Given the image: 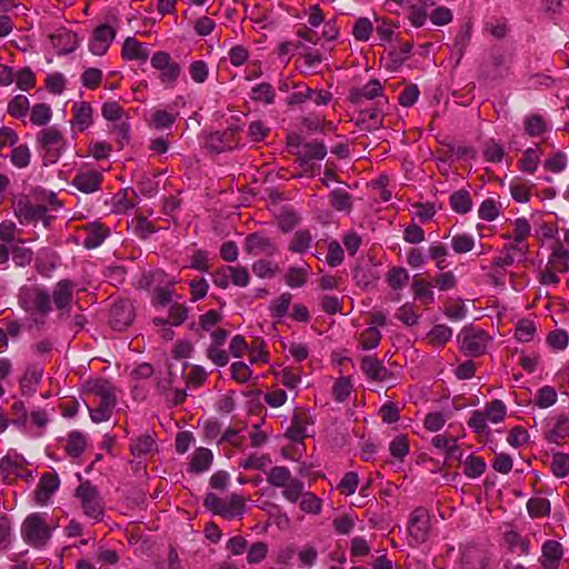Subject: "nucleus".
<instances>
[{
  "instance_id": "nucleus-5",
  "label": "nucleus",
  "mask_w": 569,
  "mask_h": 569,
  "mask_svg": "<svg viewBox=\"0 0 569 569\" xmlns=\"http://www.w3.org/2000/svg\"><path fill=\"white\" fill-rule=\"evenodd\" d=\"M153 69L158 71V79L166 88H173L181 74V66L166 51H157L150 59Z\"/></svg>"
},
{
  "instance_id": "nucleus-20",
  "label": "nucleus",
  "mask_w": 569,
  "mask_h": 569,
  "mask_svg": "<svg viewBox=\"0 0 569 569\" xmlns=\"http://www.w3.org/2000/svg\"><path fill=\"white\" fill-rule=\"evenodd\" d=\"M295 153L298 156L300 166L303 167L311 160H322L327 156V148L322 142L310 141L301 144Z\"/></svg>"
},
{
  "instance_id": "nucleus-21",
  "label": "nucleus",
  "mask_w": 569,
  "mask_h": 569,
  "mask_svg": "<svg viewBox=\"0 0 569 569\" xmlns=\"http://www.w3.org/2000/svg\"><path fill=\"white\" fill-rule=\"evenodd\" d=\"M383 88L378 80H370L362 88H356L350 91L349 99L355 104H360L365 100H372L382 96Z\"/></svg>"
},
{
  "instance_id": "nucleus-11",
  "label": "nucleus",
  "mask_w": 569,
  "mask_h": 569,
  "mask_svg": "<svg viewBox=\"0 0 569 569\" xmlns=\"http://www.w3.org/2000/svg\"><path fill=\"white\" fill-rule=\"evenodd\" d=\"M16 216L22 223L42 221L46 227L50 223V219L47 216V207L43 204L32 203L29 200L18 201Z\"/></svg>"
},
{
  "instance_id": "nucleus-54",
  "label": "nucleus",
  "mask_w": 569,
  "mask_h": 569,
  "mask_svg": "<svg viewBox=\"0 0 569 569\" xmlns=\"http://www.w3.org/2000/svg\"><path fill=\"white\" fill-rule=\"evenodd\" d=\"M535 333L536 326L531 320L521 319L518 321L515 332L517 340L521 342H529L533 339Z\"/></svg>"
},
{
  "instance_id": "nucleus-53",
  "label": "nucleus",
  "mask_w": 569,
  "mask_h": 569,
  "mask_svg": "<svg viewBox=\"0 0 569 569\" xmlns=\"http://www.w3.org/2000/svg\"><path fill=\"white\" fill-rule=\"evenodd\" d=\"M539 161V150L536 148H528L520 160V169L525 172L533 173L537 170Z\"/></svg>"
},
{
  "instance_id": "nucleus-45",
  "label": "nucleus",
  "mask_w": 569,
  "mask_h": 569,
  "mask_svg": "<svg viewBox=\"0 0 569 569\" xmlns=\"http://www.w3.org/2000/svg\"><path fill=\"white\" fill-rule=\"evenodd\" d=\"M486 462L481 457L469 455L463 465V473L469 478H477L486 470Z\"/></svg>"
},
{
  "instance_id": "nucleus-51",
  "label": "nucleus",
  "mask_w": 569,
  "mask_h": 569,
  "mask_svg": "<svg viewBox=\"0 0 569 569\" xmlns=\"http://www.w3.org/2000/svg\"><path fill=\"white\" fill-rule=\"evenodd\" d=\"M483 412L486 413L487 420L492 423H499L505 419L507 408L501 400L496 399L486 406Z\"/></svg>"
},
{
  "instance_id": "nucleus-49",
  "label": "nucleus",
  "mask_w": 569,
  "mask_h": 569,
  "mask_svg": "<svg viewBox=\"0 0 569 569\" xmlns=\"http://www.w3.org/2000/svg\"><path fill=\"white\" fill-rule=\"evenodd\" d=\"M409 281V273L402 267H395L387 273V282L393 290L403 288Z\"/></svg>"
},
{
  "instance_id": "nucleus-42",
  "label": "nucleus",
  "mask_w": 569,
  "mask_h": 569,
  "mask_svg": "<svg viewBox=\"0 0 569 569\" xmlns=\"http://www.w3.org/2000/svg\"><path fill=\"white\" fill-rule=\"evenodd\" d=\"M52 117V111L47 103H37L31 108L30 121L38 127L49 123Z\"/></svg>"
},
{
  "instance_id": "nucleus-50",
  "label": "nucleus",
  "mask_w": 569,
  "mask_h": 569,
  "mask_svg": "<svg viewBox=\"0 0 569 569\" xmlns=\"http://www.w3.org/2000/svg\"><path fill=\"white\" fill-rule=\"evenodd\" d=\"M391 456L402 461L409 452V440L406 435H398L389 445Z\"/></svg>"
},
{
  "instance_id": "nucleus-6",
  "label": "nucleus",
  "mask_w": 569,
  "mask_h": 569,
  "mask_svg": "<svg viewBox=\"0 0 569 569\" xmlns=\"http://www.w3.org/2000/svg\"><path fill=\"white\" fill-rule=\"evenodd\" d=\"M19 302L26 311H37L41 316H47L51 311V296L43 288L24 289L20 295Z\"/></svg>"
},
{
  "instance_id": "nucleus-26",
  "label": "nucleus",
  "mask_w": 569,
  "mask_h": 569,
  "mask_svg": "<svg viewBox=\"0 0 569 569\" xmlns=\"http://www.w3.org/2000/svg\"><path fill=\"white\" fill-rule=\"evenodd\" d=\"M60 486V479L56 472H44L40 477L34 498H49Z\"/></svg>"
},
{
  "instance_id": "nucleus-41",
  "label": "nucleus",
  "mask_w": 569,
  "mask_h": 569,
  "mask_svg": "<svg viewBox=\"0 0 569 569\" xmlns=\"http://www.w3.org/2000/svg\"><path fill=\"white\" fill-rule=\"evenodd\" d=\"M53 46L59 48L60 52L67 53L73 51L78 46L74 33L69 31L59 32L51 37Z\"/></svg>"
},
{
  "instance_id": "nucleus-43",
  "label": "nucleus",
  "mask_w": 569,
  "mask_h": 569,
  "mask_svg": "<svg viewBox=\"0 0 569 569\" xmlns=\"http://www.w3.org/2000/svg\"><path fill=\"white\" fill-rule=\"evenodd\" d=\"M311 242L312 236L309 230H298L292 237V240L289 244V250L292 252L302 253L309 249Z\"/></svg>"
},
{
  "instance_id": "nucleus-23",
  "label": "nucleus",
  "mask_w": 569,
  "mask_h": 569,
  "mask_svg": "<svg viewBox=\"0 0 569 569\" xmlns=\"http://www.w3.org/2000/svg\"><path fill=\"white\" fill-rule=\"evenodd\" d=\"M356 124L363 130L372 131L383 126V117L378 108L366 109L359 112Z\"/></svg>"
},
{
  "instance_id": "nucleus-47",
  "label": "nucleus",
  "mask_w": 569,
  "mask_h": 569,
  "mask_svg": "<svg viewBox=\"0 0 569 569\" xmlns=\"http://www.w3.org/2000/svg\"><path fill=\"white\" fill-rule=\"evenodd\" d=\"M291 299L292 296L289 292H284L274 299L269 307L271 317L281 319L284 315H287Z\"/></svg>"
},
{
  "instance_id": "nucleus-52",
  "label": "nucleus",
  "mask_w": 569,
  "mask_h": 569,
  "mask_svg": "<svg viewBox=\"0 0 569 569\" xmlns=\"http://www.w3.org/2000/svg\"><path fill=\"white\" fill-rule=\"evenodd\" d=\"M13 540L11 520L7 516L0 517V552L10 549Z\"/></svg>"
},
{
  "instance_id": "nucleus-36",
  "label": "nucleus",
  "mask_w": 569,
  "mask_h": 569,
  "mask_svg": "<svg viewBox=\"0 0 569 569\" xmlns=\"http://www.w3.org/2000/svg\"><path fill=\"white\" fill-rule=\"evenodd\" d=\"M276 92L269 82H261L251 89L250 99L254 102L271 104L274 102Z\"/></svg>"
},
{
  "instance_id": "nucleus-48",
  "label": "nucleus",
  "mask_w": 569,
  "mask_h": 569,
  "mask_svg": "<svg viewBox=\"0 0 569 569\" xmlns=\"http://www.w3.org/2000/svg\"><path fill=\"white\" fill-rule=\"evenodd\" d=\"M29 107V99L23 94H18L9 101L8 113L13 118L20 119L27 114Z\"/></svg>"
},
{
  "instance_id": "nucleus-28",
  "label": "nucleus",
  "mask_w": 569,
  "mask_h": 569,
  "mask_svg": "<svg viewBox=\"0 0 569 569\" xmlns=\"http://www.w3.org/2000/svg\"><path fill=\"white\" fill-rule=\"evenodd\" d=\"M547 266L557 272L566 273L569 270V250L561 243L556 244Z\"/></svg>"
},
{
  "instance_id": "nucleus-16",
  "label": "nucleus",
  "mask_w": 569,
  "mask_h": 569,
  "mask_svg": "<svg viewBox=\"0 0 569 569\" xmlns=\"http://www.w3.org/2000/svg\"><path fill=\"white\" fill-rule=\"evenodd\" d=\"M360 369L370 380L383 382L392 378V373L383 366L382 361L373 356L363 357Z\"/></svg>"
},
{
  "instance_id": "nucleus-10",
  "label": "nucleus",
  "mask_w": 569,
  "mask_h": 569,
  "mask_svg": "<svg viewBox=\"0 0 569 569\" xmlns=\"http://www.w3.org/2000/svg\"><path fill=\"white\" fill-rule=\"evenodd\" d=\"M0 471L3 479L11 483L16 479H28L32 472L26 466V461L21 456H7L1 459Z\"/></svg>"
},
{
  "instance_id": "nucleus-12",
  "label": "nucleus",
  "mask_w": 569,
  "mask_h": 569,
  "mask_svg": "<svg viewBox=\"0 0 569 569\" xmlns=\"http://www.w3.org/2000/svg\"><path fill=\"white\" fill-rule=\"evenodd\" d=\"M74 283L69 279L58 281L53 288L51 299L54 307L60 312V317L70 313L71 303L73 299Z\"/></svg>"
},
{
  "instance_id": "nucleus-38",
  "label": "nucleus",
  "mask_w": 569,
  "mask_h": 569,
  "mask_svg": "<svg viewBox=\"0 0 569 569\" xmlns=\"http://www.w3.org/2000/svg\"><path fill=\"white\" fill-rule=\"evenodd\" d=\"M569 438V417L560 416L558 417L553 428L550 430L548 435V440L555 443H561L566 439Z\"/></svg>"
},
{
  "instance_id": "nucleus-7",
  "label": "nucleus",
  "mask_w": 569,
  "mask_h": 569,
  "mask_svg": "<svg viewBox=\"0 0 569 569\" xmlns=\"http://www.w3.org/2000/svg\"><path fill=\"white\" fill-rule=\"evenodd\" d=\"M460 349L463 353L471 357L482 355L488 346L489 337L483 330L476 328H465L458 336Z\"/></svg>"
},
{
  "instance_id": "nucleus-18",
  "label": "nucleus",
  "mask_w": 569,
  "mask_h": 569,
  "mask_svg": "<svg viewBox=\"0 0 569 569\" xmlns=\"http://www.w3.org/2000/svg\"><path fill=\"white\" fill-rule=\"evenodd\" d=\"M102 182V174L94 170H81L73 178V186L84 193H92L99 190Z\"/></svg>"
},
{
  "instance_id": "nucleus-2",
  "label": "nucleus",
  "mask_w": 569,
  "mask_h": 569,
  "mask_svg": "<svg viewBox=\"0 0 569 569\" xmlns=\"http://www.w3.org/2000/svg\"><path fill=\"white\" fill-rule=\"evenodd\" d=\"M37 142L46 166L56 163L67 149V140L56 127H48L37 133Z\"/></svg>"
},
{
  "instance_id": "nucleus-31",
  "label": "nucleus",
  "mask_w": 569,
  "mask_h": 569,
  "mask_svg": "<svg viewBox=\"0 0 569 569\" xmlns=\"http://www.w3.org/2000/svg\"><path fill=\"white\" fill-rule=\"evenodd\" d=\"M307 415L305 412H295L291 427L287 430L286 436L296 442H301L306 437Z\"/></svg>"
},
{
  "instance_id": "nucleus-22",
  "label": "nucleus",
  "mask_w": 569,
  "mask_h": 569,
  "mask_svg": "<svg viewBox=\"0 0 569 569\" xmlns=\"http://www.w3.org/2000/svg\"><path fill=\"white\" fill-rule=\"evenodd\" d=\"M332 94L329 91H316L306 87L303 91L293 92L289 97V103L297 104L307 100H312L318 106H326L330 102Z\"/></svg>"
},
{
  "instance_id": "nucleus-24",
  "label": "nucleus",
  "mask_w": 569,
  "mask_h": 569,
  "mask_svg": "<svg viewBox=\"0 0 569 569\" xmlns=\"http://www.w3.org/2000/svg\"><path fill=\"white\" fill-rule=\"evenodd\" d=\"M213 461V455L210 449L200 447L193 451L190 458L189 470L201 473L207 471Z\"/></svg>"
},
{
  "instance_id": "nucleus-44",
  "label": "nucleus",
  "mask_w": 569,
  "mask_h": 569,
  "mask_svg": "<svg viewBox=\"0 0 569 569\" xmlns=\"http://www.w3.org/2000/svg\"><path fill=\"white\" fill-rule=\"evenodd\" d=\"M42 378V371L37 368H31L26 371L20 380V387L23 395H31L36 391V386Z\"/></svg>"
},
{
  "instance_id": "nucleus-19",
  "label": "nucleus",
  "mask_w": 569,
  "mask_h": 569,
  "mask_svg": "<svg viewBox=\"0 0 569 569\" xmlns=\"http://www.w3.org/2000/svg\"><path fill=\"white\" fill-rule=\"evenodd\" d=\"M83 247L98 248L109 236V229L99 222H92L83 227Z\"/></svg>"
},
{
  "instance_id": "nucleus-13",
  "label": "nucleus",
  "mask_w": 569,
  "mask_h": 569,
  "mask_svg": "<svg viewBox=\"0 0 569 569\" xmlns=\"http://www.w3.org/2000/svg\"><path fill=\"white\" fill-rule=\"evenodd\" d=\"M134 319L133 306L129 300H120L113 303L110 310V325L114 330L122 331Z\"/></svg>"
},
{
  "instance_id": "nucleus-35",
  "label": "nucleus",
  "mask_w": 569,
  "mask_h": 569,
  "mask_svg": "<svg viewBox=\"0 0 569 569\" xmlns=\"http://www.w3.org/2000/svg\"><path fill=\"white\" fill-rule=\"evenodd\" d=\"M24 239L19 238L17 244L10 247L12 253V260L18 267L29 266L33 260V251L30 248H26L23 244Z\"/></svg>"
},
{
  "instance_id": "nucleus-27",
  "label": "nucleus",
  "mask_w": 569,
  "mask_h": 569,
  "mask_svg": "<svg viewBox=\"0 0 569 569\" xmlns=\"http://www.w3.org/2000/svg\"><path fill=\"white\" fill-rule=\"evenodd\" d=\"M234 129L211 133L208 139V144L217 152L231 150L234 147Z\"/></svg>"
},
{
  "instance_id": "nucleus-60",
  "label": "nucleus",
  "mask_w": 569,
  "mask_h": 569,
  "mask_svg": "<svg viewBox=\"0 0 569 569\" xmlns=\"http://www.w3.org/2000/svg\"><path fill=\"white\" fill-rule=\"evenodd\" d=\"M381 340V333L376 327H369L360 335V345L362 349L370 350L376 348Z\"/></svg>"
},
{
  "instance_id": "nucleus-58",
  "label": "nucleus",
  "mask_w": 569,
  "mask_h": 569,
  "mask_svg": "<svg viewBox=\"0 0 569 569\" xmlns=\"http://www.w3.org/2000/svg\"><path fill=\"white\" fill-rule=\"evenodd\" d=\"M452 336V330L446 325L435 326L428 333L429 341L432 345H445Z\"/></svg>"
},
{
  "instance_id": "nucleus-33",
  "label": "nucleus",
  "mask_w": 569,
  "mask_h": 569,
  "mask_svg": "<svg viewBox=\"0 0 569 569\" xmlns=\"http://www.w3.org/2000/svg\"><path fill=\"white\" fill-rule=\"evenodd\" d=\"M130 449L134 456L150 455L157 450V443L152 435L146 433L136 438L131 442Z\"/></svg>"
},
{
  "instance_id": "nucleus-25",
  "label": "nucleus",
  "mask_w": 569,
  "mask_h": 569,
  "mask_svg": "<svg viewBox=\"0 0 569 569\" xmlns=\"http://www.w3.org/2000/svg\"><path fill=\"white\" fill-rule=\"evenodd\" d=\"M523 128L526 133L530 137H540L551 130L549 121L539 113L527 116L523 120Z\"/></svg>"
},
{
  "instance_id": "nucleus-37",
  "label": "nucleus",
  "mask_w": 569,
  "mask_h": 569,
  "mask_svg": "<svg viewBox=\"0 0 569 569\" xmlns=\"http://www.w3.org/2000/svg\"><path fill=\"white\" fill-rule=\"evenodd\" d=\"M86 446V437L79 431H72L68 436L66 452L71 458H78L84 451Z\"/></svg>"
},
{
  "instance_id": "nucleus-1",
  "label": "nucleus",
  "mask_w": 569,
  "mask_h": 569,
  "mask_svg": "<svg viewBox=\"0 0 569 569\" xmlns=\"http://www.w3.org/2000/svg\"><path fill=\"white\" fill-rule=\"evenodd\" d=\"M87 392L97 401L94 408L87 405L92 421L99 423L109 420L117 405L113 386L107 380L97 379L88 382Z\"/></svg>"
},
{
  "instance_id": "nucleus-29",
  "label": "nucleus",
  "mask_w": 569,
  "mask_h": 569,
  "mask_svg": "<svg viewBox=\"0 0 569 569\" xmlns=\"http://www.w3.org/2000/svg\"><path fill=\"white\" fill-rule=\"evenodd\" d=\"M411 288L415 299L421 301L423 305H430L435 301V295L431 290L430 282L426 281L419 274L413 277Z\"/></svg>"
},
{
  "instance_id": "nucleus-57",
  "label": "nucleus",
  "mask_w": 569,
  "mask_h": 569,
  "mask_svg": "<svg viewBox=\"0 0 569 569\" xmlns=\"http://www.w3.org/2000/svg\"><path fill=\"white\" fill-rule=\"evenodd\" d=\"M451 247L456 253H467L475 247V239L471 234L460 233L451 239Z\"/></svg>"
},
{
  "instance_id": "nucleus-61",
  "label": "nucleus",
  "mask_w": 569,
  "mask_h": 569,
  "mask_svg": "<svg viewBox=\"0 0 569 569\" xmlns=\"http://www.w3.org/2000/svg\"><path fill=\"white\" fill-rule=\"evenodd\" d=\"M352 391V383L350 378L341 377L338 379L332 387V395L339 402L345 401Z\"/></svg>"
},
{
  "instance_id": "nucleus-17",
  "label": "nucleus",
  "mask_w": 569,
  "mask_h": 569,
  "mask_svg": "<svg viewBox=\"0 0 569 569\" xmlns=\"http://www.w3.org/2000/svg\"><path fill=\"white\" fill-rule=\"evenodd\" d=\"M563 557V548L556 540H547L541 547L540 565L542 569H559Z\"/></svg>"
},
{
  "instance_id": "nucleus-59",
  "label": "nucleus",
  "mask_w": 569,
  "mask_h": 569,
  "mask_svg": "<svg viewBox=\"0 0 569 569\" xmlns=\"http://www.w3.org/2000/svg\"><path fill=\"white\" fill-rule=\"evenodd\" d=\"M487 418L486 413L481 410H475L471 413V417L468 421V425L470 428L475 430L476 433L482 436V435H490V429L487 425Z\"/></svg>"
},
{
  "instance_id": "nucleus-55",
  "label": "nucleus",
  "mask_w": 569,
  "mask_h": 569,
  "mask_svg": "<svg viewBox=\"0 0 569 569\" xmlns=\"http://www.w3.org/2000/svg\"><path fill=\"white\" fill-rule=\"evenodd\" d=\"M550 468L555 476L562 478L569 473V455L555 453L551 458Z\"/></svg>"
},
{
  "instance_id": "nucleus-39",
  "label": "nucleus",
  "mask_w": 569,
  "mask_h": 569,
  "mask_svg": "<svg viewBox=\"0 0 569 569\" xmlns=\"http://www.w3.org/2000/svg\"><path fill=\"white\" fill-rule=\"evenodd\" d=\"M450 204L453 211L465 214L471 209V197L467 190H458L451 194Z\"/></svg>"
},
{
  "instance_id": "nucleus-8",
  "label": "nucleus",
  "mask_w": 569,
  "mask_h": 569,
  "mask_svg": "<svg viewBox=\"0 0 569 569\" xmlns=\"http://www.w3.org/2000/svg\"><path fill=\"white\" fill-rule=\"evenodd\" d=\"M429 511L423 507L416 508L408 523V532L415 545H420L429 536Z\"/></svg>"
},
{
  "instance_id": "nucleus-40",
  "label": "nucleus",
  "mask_w": 569,
  "mask_h": 569,
  "mask_svg": "<svg viewBox=\"0 0 569 569\" xmlns=\"http://www.w3.org/2000/svg\"><path fill=\"white\" fill-rule=\"evenodd\" d=\"M531 184L521 178H516L510 182V193L517 202H528L531 196Z\"/></svg>"
},
{
  "instance_id": "nucleus-15",
  "label": "nucleus",
  "mask_w": 569,
  "mask_h": 569,
  "mask_svg": "<svg viewBox=\"0 0 569 569\" xmlns=\"http://www.w3.org/2000/svg\"><path fill=\"white\" fill-rule=\"evenodd\" d=\"M114 37L116 31L110 26L101 24L97 27L89 43L90 51L96 56L104 54Z\"/></svg>"
},
{
  "instance_id": "nucleus-4",
  "label": "nucleus",
  "mask_w": 569,
  "mask_h": 569,
  "mask_svg": "<svg viewBox=\"0 0 569 569\" xmlns=\"http://www.w3.org/2000/svg\"><path fill=\"white\" fill-rule=\"evenodd\" d=\"M52 528L40 513L29 515L21 525V536L33 548L44 547L51 538Z\"/></svg>"
},
{
  "instance_id": "nucleus-64",
  "label": "nucleus",
  "mask_w": 569,
  "mask_h": 569,
  "mask_svg": "<svg viewBox=\"0 0 569 569\" xmlns=\"http://www.w3.org/2000/svg\"><path fill=\"white\" fill-rule=\"evenodd\" d=\"M206 355L216 366L224 367L229 362V355L223 346L211 345L207 348Z\"/></svg>"
},
{
  "instance_id": "nucleus-34",
  "label": "nucleus",
  "mask_w": 569,
  "mask_h": 569,
  "mask_svg": "<svg viewBox=\"0 0 569 569\" xmlns=\"http://www.w3.org/2000/svg\"><path fill=\"white\" fill-rule=\"evenodd\" d=\"M505 542L511 551H519L520 553L528 555L530 542L528 539L522 538L512 528L506 529L503 532Z\"/></svg>"
},
{
  "instance_id": "nucleus-32",
  "label": "nucleus",
  "mask_w": 569,
  "mask_h": 569,
  "mask_svg": "<svg viewBox=\"0 0 569 569\" xmlns=\"http://www.w3.org/2000/svg\"><path fill=\"white\" fill-rule=\"evenodd\" d=\"M73 120L72 124L78 126L79 130H84L91 124L92 108L87 102L76 103L72 107Z\"/></svg>"
},
{
  "instance_id": "nucleus-62",
  "label": "nucleus",
  "mask_w": 569,
  "mask_h": 569,
  "mask_svg": "<svg viewBox=\"0 0 569 569\" xmlns=\"http://www.w3.org/2000/svg\"><path fill=\"white\" fill-rule=\"evenodd\" d=\"M14 80L17 87L23 91H28L36 86V76L29 67L19 70L14 77Z\"/></svg>"
},
{
  "instance_id": "nucleus-3",
  "label": "nucleus",
  "mask_w": 569,
  "mask_h": 569,
  "mask_svg": "<svg viewBox=\"0 0 569 569\" xmlns=\"http://www.w3.org/2000/svg\"><path fill=\"white\" fill-rule=\"evenodd\" d=\"M491 562V550L487 542L468 541L460 546L459 569H487Z\"/></svg>"
},
{
  "instance_id": "nucleus-9",
  "label": "nucleus",
  "mask_w": 569,
  "mask_h": 569,
  "mask_svg": "<svg viewBox=\"0 0 569 569\" xmlns=\"http://www.w3.org/2000/svg\"><path fill=\"white\" fill-rule=\"evenodd\" d=\"M244 250L252 256L272 257L278 252V246L263 232H253L246 237Z\"/></svg>"
},
{
  "instance_id": "nucleus-30",
  "label": "nucleus",
  "mask_w": 569,
  "mask_h": 569,
  "mask_svg": "<svg viewBox=\"0 0 569 569\" xmlns=\"http://www.w3.org/2000/svg\"><path fill=\"white\" fill-rule=\"evenodd\" d=\"M122 57L127 60L146 61L149 53L136 38L128 37L123 42Z\"/></svg>"
},
{
  "instance_id": "nucleus-56",
  "label": "nucleus",
  "mask_w": 569,
  "mask_h": 569,
  "mask_svg": "<svg viewBox=\"0 0 569 569\" xmlns=\"http://www.w3.org/2000/svg\"><path fill=\"white\" fill-rule=\"evenodd\" d=\"M557 401V392L552 387L545 386L540 388L535 397V405L539 408H548Z\"/></svg>"
},
{
  "instance_id": "nucleus-63",
  "label": "nucleus",
  "mask_w": 569,
  "mask_h": 569,
  "mask_svg": "<svg viewBox=\"0 0 569 569\" xmlns=\"http://www.w3.org/2000/svg\"><path fill=\"white\" fill-rule=\"evenodd\" d=\"M372 31V22L368 18H359L353 26L352 34L359 41H367Z\"/></svg>"
},
{
  "instance_id": "nucleus-46",
  "label": "nucleus",
  "mask_w": 569,
  "mask_h": 569,
  "mask_svg": "<svg viewBox=\"0 0 569 569\" xmlns=\"http://www.w3.org/2000/svg\"><path fill=\"white\" fill-rule=\"evenodd\" d=\"M330 203L338 211H350L352 208L351 196L343 189H335L331 191Z\"/></svg>"
},
{
  "instance_id": "nucleus-14",
  "label": "nucleus",
  "mask_w": 569,
  "mask_h": 569,
  "mask_svg": "<svg viewBox=\"0 0 569 569\" xmlns=\"http://www.w3.org/2000/svg\"><path fill=\"white\" fill-rule=\"evenodd\" d=\"M208 510L224 519H233L244 511L243 500H203Z\"/></svg>"
}]
</instances>
